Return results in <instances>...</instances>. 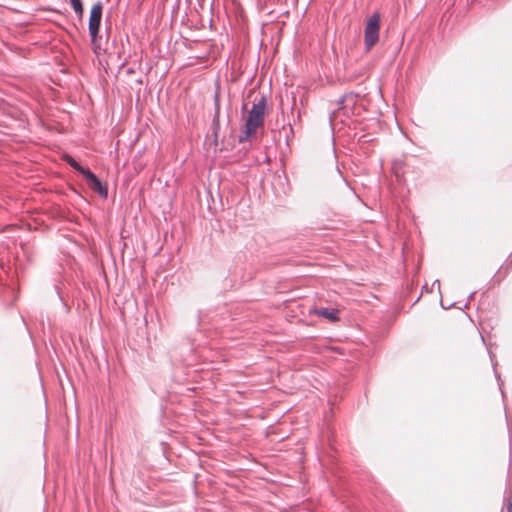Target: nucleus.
Masks as SVG:
<instances>
[{"instance_id": "4", "label": "nucleus", "mask_w": 512, "mask_h": 512, "mask_svg": "<svg viewBox=\"0 0 512 512\" xmlns=\"http://www.w3.org/2000/svg\"><path fill=\"white\" fill-rule=\"evenodd\" d=\"M84 177L86 178L89 187L100 194L102 197L106 198L108 195V189L106 186H104L99 178L92 173L90 170L85 172Z\"/></svg>"}, {"instance_id": "7", "label": "nucleus", "mask_w": 512, "mask_h": 512, "mask_svg": "<svg viewBox=\"0 0 512 512\" xmlns=\"http://www.w3.org/2000/svg\"><path fill=\"white\" fill-rule=\"evenodd\" d=\"M70 3L72 5L74 11L76 12V14H78L80 17H82L83 12H84L82 1L81 0H70Z\"/></svg>"}, {"instance_id": "3", "label": "nucleus", "mask_w": 512, "mask_h": 512, "mask_svg": "<svg viewBox=\"0 0 512 512\" xmlns=\"http://www.w3.org/2000/svg\"><path fill=\"white\" fill-rule=\"evenodd\" d=\"M102 11L103 4L101 2L95 3L90 10L89 33L93 44H96L97 41L100 23L102 19Z\"/></svg>"}, {"instance_id": "2", "label": "nucleus", "mask_w": 512, "mask_h": 512, "mask_svg": "<svg viewBox=\"0 0 512 512\" xmlns=\"http://www.w3.org/2000/svg\"><path fill=\"white\" fill-rule=\"evenodd\" d=\"M380 21L381 17L377 12L367 19L364 31V43L367 50H370L379 40Z\"/></svg>"}, {"instance_id": "6", "label": "nucleus", "mask_w": 512, "mask_h": 512, "mask_svg": "<svg viewBox=\"0 0 512 512\" xmlns=\"http://www.w3.org/2000/svg\"><path fill=\"white\" fill-rule=\"evenodd\" d=\"M67 163L74 168L75 170L79 171L83 176L85 175L86 171H89V169L83 168L77 161H75L72 157H67Z\"/></svg>"}, {"instance_id": "5", "label": "nucleus", "mask_w": 512, "mask_h": 512, "mask_svg": "<svg viewBox=\"0 0 512 512\" xmlns=\"http://www.w3.org/2000/svg\"><path fill=\"white\" fill-rule=\"evenodd\" d=\"M313 312H314V314H316L320 317H324L331 322H336L339 320L338 310H336V309L319 308V309H314Z\"/></svg>"}, {"instance_id": "8", "label": "nucleus", "mask_w": 512, "mask_h": 512, "mask_svg": "<svg viewBox=\"0 0 512 512\" xmlns=\"http://www.w3.org/2000/svg\"><path fill=\"white\" fill-rule=\"evenodd\" d=\"M506 512H512V499H509L507 502Z\"/></svg>"}, {"instance_id": "1", "label": "nucleus", "mask_w": 512, "mask_h": 512, "mask_svg": "<svg viewBox=\"0 0 512 512\" xmlns=\"http://www.w3.org/2000/svg\"><path fill=\"white\" fill-rule=\"evenodd\" d=\"M254 97L253 105L243 117V127L240 135V142L255 139L260 129H263L266 115L267 101L265 96L251 92L249 97Z\"/></svg>"}]
</instances>
